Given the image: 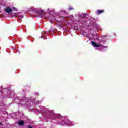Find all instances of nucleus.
Segmentation results:
<instances>
[{
  "instance_id": "obj_4",
  "label": "nucleus",
  "mask_w": 128,
  "mask_h": 128,
  "mask_svg": "<svg viewBox=\"0 0 128 128\" xmlns=\"http://www.w3.org/2000/svg\"><path fill=\"white\" fill-rule=\"evenodd\" d=\"M18 124L19 126H24V120H20L18 122Z\"/></svg>"
},
{
  "instance_id": "obj_12",
  "label": "nucleus",
  "mask_w": 128,
  "mask_h": 128,
  "mask_svg": "<svg viewBox=\"0 0 128 128\" xmlns=\"http://www.w3.org/2000/svg\"><path fill=\"white\" fill-rule=\"evenodd\" d=\"M84 16L85 14H84V16L82 17V18H84Z\"/></svg>"
},
{
  "instance_id": "obj_16",
  "label": "nucleus",
  "mask_w": 128,
  "mask_h": 128,
  "mask_svg": "<svg viewBox=\"0 0 128 128\" xmlns=\"http://www.w3.org/2000/svg\"><path fill=\"white\" fill-rule=\"evenodd\" d=\"M108 44H109V42H108Z\"/></svg>"
},
{
  "instance_id": "obj_13",
  "label": "nucleus",
  "mask_w": 128,
  "mask_h": 128,
  "mask_svg": "<svg viewBox=\"0 0 128 128\" xmlns=\"http://www.w3.org/2000/svg\"><path fill=\"white\" fill-rule=\"evenodd\" d=\"M0 126H2V122H0Z\"/></svg>"
},
{
  "instance_id": "obj_3",
  "label": "nucleus",
  "mask_w": 128,
  "mask_h": 128,
  "mask_svg": "<svg viewBox=\"0 0 128 128\" xmlns=\"http://www.w3.org/2000/svg\"><path fill=\"white\" fill-rule=\"evenodd\" d=\"M91 43L92 44V46H94V48H99L100 47V45L98 43H96L94 41H92L91 42Z\"/></svg>"
},
{
  "instance_id": "obj_2",
  "label": "nucleus",
  "mask_w": 128,
  "mask_h": 128,
  "mask_svg": "<svg viewBox=\"0 0 128 128\" xmlns=\"http://www.w3.org/2000/svg\"><path fill=\"white\" fill-rule=\"evenodd\" d=\"M6 12L8 14H10V12H12V9L10 7H7L4 9Z\"/></svg>"
},
{
  "instance_id": "obj_10",
  "label": "nucleus",
  "mask_w": 128,
  "mask_h": 128,
  "mask_svg": "<svg viewBox=\"0 0 128 128\" xmlns=\"http://www.w3.org/2000/svg\"><path fill=\"white\" fill-rule=\"evenodd\" d=\"M12 8L13 10H16V8H15L13 7Z\"/></svg>"
},
{
  "instance_id": "obj_9",
  "label": "nucleus",
  "mask_w": 128,
  "mask_h": 128,
  "mask_svg": "<svg viewBox=\"0 0 128 128\" xmlns=\"http://www.w3.org/2000/svg\"><path fill=\"white\" fill-rule=\"evenodd\" d=\"M60 18H62H62H64V16H61L60 17Z\"/></svg>"
},
{
  "instance_id": "obj_5",
  "label": "nucleus",
  "mask_w": 128,
  "mask_h": 128,
  "mask_svg": "<svg viewBox=\"0 0 128 128\" xmlns=\"http://www.w3.org/2000/svg\"><path fill=\"white\" fill-rule=\"evenodd\" d=\"M104 12V10H98V14H102Z\"/></svg>"
},
{
  "instance_id": "obj_8",
  "label": "nucleus",
  "mask_w": 128,
  "mask_h": 128,
  "mask_svg": "<svg viewBox=\"0 0 128 128\" xmlns=\"http://www.w3.org/2000/svg\"><path fill=\"white\" fill-rule=\"evenodd\" d=\"M74 10V8H72V7H69V8H68V10Z\"/></svg>"
},
{
  "instance_id": "obj_15",
  "label": "nucleus",
  "mask_w": 128,
  "mask_h": 128,
  "mask_svg": "<svg viewBox=\"0 0 128 128\" xmlns=\"http://www.w3.org/2000/svg\"><path fill=\"white\" fill-rule=\"evenodd\" d=\"M108 38H109V37H108Z\"/></svg>"
},
{
  "instance_id": "obj_1",
  "label": "nucleus",
  "mask_w": 128,
  "mask_h": 128,
  "mask_svg": "<svg viewBox=\"0 0 128 128\" xmlns=\"http://www.w3.org/2000/svg\"><path fill=\"white\" fill-rule=\"evenodd\" d=\"M35 12L38 18H44L46 14V12L44 11V10H36Z\"/></svg>"
},
{
  "instance_id": "obj_7",
  "label": "nucleus",
  "mask_w": 128,
  "mask_h": 128,
  "mask_svg": "<svg viewBox=\"0 0 128 128\" xmlns=\"http://www.w3.org/2000/svg\"><path fill=\"white\" fill-rule=\"evenodd\" d=\"M94 24L96 23L93 24L92 26H94V28H97L98 24Z\"/></svg>"
},
{
  "instance_id": "obj_11",
  "label": "nucleus",
  "mask_w": 128,
  "mask_h": 128,
  "mask_svg": "<svg viewBox=\"0 0 128 128\" xmlns=\"http://www.w3.org/2000/svg\"><path fill=\"white\" fill-rule=\"evenodd\" d=\"M28 128H32V126H29Z\"/></svg>"
},
{
  "instance_id": "obj_6",
  "label": "nucleus",
  "mask_w": 128,
  "mask_h": 128,
  "mask_svg": "<svg viewBox=\"0 0 128 128\" xmlns=\"http://www.w3.org/2000/svg\"><path fill=\"white\" fill-rule=\"evenodd\" d=\"M48 20H54V16H50L48 17Z\"/></svg>"
},
{
  "instance_id": "obj_14",
  "label": "nucleus",
  "mask_w": 128,
  "mask_h": 128,
  "mask_svg": "<svg viewBox=\"0 0 128 128\" xmlns=\"http://www.w3.org/2000/svg\"><path fill=\"white\" fill-rule=\"evenodd\" d=\"M58 20V21H60L61 20Z\"/></svg>"
}]
</instances>
